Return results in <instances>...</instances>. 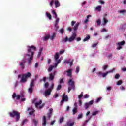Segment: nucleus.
<instances>
[{
    "instance_id": "nucleus-1",
    "label": "nucleus",
    "mask_w": 126,
    "mask_h": 126,
    "mask_svg": "<svg viewBox=\"0 0 126 126\" xmlns=\"http://www.w3.org/2000/svg\"><path fill=\"white\" fill-rule=\"evenodd\" d=\"M37 50V48L34 45L31 46H28V51L27 52V56L29 57L28 58V63L29 64H32V61H33V58H34V54H35V51Z\"/></svg>"
},
{
    "instance_id": "nucleus-2",
    "label": "nucleus",
    "mask_w": 126,
    "mask_h": 126,
    "mask_svg": "<svg viewBox=\"0 0 126 126\" xmlns=\"http://www.w3.org/2000/svg\"><path fill=\"white\" fill-rule=\"evenodd\" d=\"M31 76H32V74L29 72H27L25 74L18 75V79H19V78L21 77L20 82H21V83H25V82L27 81V79L31 78Z\"/></svg>"
},
{
    "instance_id": "nucleus-3",
    "label": "nucleus",
    "mask_w": 126,
    "mask_h": 126,
    "mask_svg": "<svg viewBox=\"0 0 126 126\" xmlns=\"http://www.w3.org/2000/svg\"><path fill=\"white\" fill-rule=\"evenodd\" d=\"M77 35L76 33H73L72 35L68 38L67 36H66L65 38H63V39H61L60 42L62 43H66V42H73L76 38Z\"/></svg>"
},
{
    "instance_id": "nucleus-4",
    "label": "nucleus",
    "mask_w": 126,
    "mask_h": 126,
    "mask_svg": "<svg viewBox=\"0 0 126 126\" xmlns=\"http://www.w3.org/2000/svg\"><path fill=\"white\" fill-rule=\"evenodd\" d=\"M10 117L14 118L16 117V122H18L20 120V113L17 111L14 110L9 113Z\"/></svg>"
},
{
    "instance_id": "nucleus-5",
    "label": "nucleus",
    "mask_w": 126,
    "mask_h": 126,
    "mask_svg": "<svg viewBox=\"0 0 126 126\" xmlns=\"http://www.w3.org/2000/svg\"><path fill=\"white\" fill-rule=\"evenodd\" d=\"M68 83L69 85L68 88V93H69L72 89L73 91H74V89H75V85L74 81H73L72 79H69Z\"/></svg>"
},
{
    "instance_id": "nucleus-6",
    "label": "nucleus",
    "mask_w": 126,
    "mask_h": 126,
    "mask_svg": "<svg viewBox=\"0 0 126 126\" xmlns=\"http://www.w3.org/2000/svg\"><path fill=\"white\" fill-rule=\"evenodd\" d=\"M43 101L42 100H40L39 102H37L35 103V107L36 108V109H39V110H41V109H42V108L44 107V106H45V103H42ZM41 104H42L41 105Z\"/></svg>"
},
{
    "instance_id": "nucleus-7",
    "label": "nucleus",
    "mask_w": 126,
    "mask_h": 126,
    "mask_svg": "<svg viewBox=\"0 0 126 126\" xmlns=\"http://www.w3.org/2000/svg\"><path fill=\"white\" fill-rule=\"evenodd\" d=\"M126 42L124 40L116 43V50H121V49H123V46H124Z\"/></svg>"
},
{
    "instance_id": "nucleus-8",
    "label": "nucleus",
    "mask_w": 126,
    "mask_h": 126,
    "mask_svg": "<svg viewBox=\"0 0 126 126\" xmlns=\"http://www.w3.org/2000/svg\"><path fill=\"white\" fill-rule=\"evenodd\" d=\"M67 101H68V97L65 95V94H64L62 98L61 104H63L64 101L67 102Z\"/></svg>"
},
{
    "instance_id": "nucleus-9",
    "label": "nucleus",
    "mask_w": 126,
    "mask_h": 126,
    "mask_svg": "<svg viewBox=\"0 0 126 126\" xmlns=\"http://www.w3.org/2000/svg\"><path fill=\"white\" fill-rule=\"evenodd\" d=\"M93 103H94V100H92L90 101H89L88 103H86L85 104L86 107H85V110H87L89 108V106H92L93 105Z\"/></svg>"
},
{
    "instance_id": "nucleus-10",
    "label": "nucleus",
    "mask_w": 126,
    "mask_h": 126,
    "mask_svg": "<svg viewBox=\"0 0 126 126\" xmlns=\"http://www.w3.org/2000/svg\"><path fill=\"white\" fill-rule=\"evenodd\" d=\"M25 63H26V61L25 60H23L20 63V66L22 68V69H24L25 68Z\"/></svg>"
},
{
    "instance_id": "nucleus-11",
    "label": "nucleus",
    "mask_w": 126,
    "mask_h": 126,
    "mask_svg": "<svg viewBox=\"0 0 126 126\" xmlns=\"http://www.w3.org/2000/svg\"><path fill=\"white\" fill-rule=\"evenodd\" d=\"M74 108L73 109V114L75 115L77 113V110L78 109V107L77 106V103H75L74 104Z\"/></svg>"
},
{
    "instance_id": "nucleus-12",
    "label": "nucleus",
    "mask_w": 126,
    "mask_h": 126,
    "mask_svg": "<svg viewBox=\"0 0 126 126\" xmlns=\"http://www.w3.org/2000/svg\"><path fill=\"white\" fill-rule=\"evenodd\" d=\"M115 69H115V68H113L112 69V70H110L109 71H107L106 73H102V77H106V76H107V75H108V74H109V73L114 72V71H115Z\"/></svg>"
},
{
    "instance_id": "nucleus-13",
    "label": "nucleus",
    "mask_w": 126,
    "mask_h": 126,
    "mask_svg": "<svg viewBox=\"0 0 126 126\" xmlns=\"http://www.w3.org/2000/svg\"><path fill=\"white\" fill-rule=\"evenodd\" d=\"M27 111L29 112V114L30 116L32 115L35 112V110L32 107L28 108Z\"/></svg>"
},
{
    "instance_id": "nucleus-14",
    "label": "nucleus",
    "mask_w": 126,
    "mask_h": 126,
    "mask_svg": "<svg viewBox=\"0 0 126 126\" xmlns=\"http://www.w3.org/2000/svg\"><path fill=\"white\" fill-rule=\"evenodd\" d=\"M64 72H66L67 73V76H68V77H71L72 75V69H70L67 71H65Z\"/></svg>"
},
{
    "instance_id": "nucleus-15",
    "label": "nucleus",
    "mask_w": 126,
    "mask_h": 126,
    "mask_svg": "<svg viewBox=\"0 0 126 126\" xmlns=\"http://www.w3.org/2000/svg\"><path fill=\"white\" fill-rule=\"evenodd\" d=\"M60 20H55V23L54 24V27L56 28V31H58V29H59V22Z\"/></svg>"
},
{
    "instance_id": "nucleus-16",
    "label": "nucleus",
    "mask_w": 126,
    "mask_h": 126,
    "mask_svg": "<svg viewBox=\"0 0 126 126\" xmlns=\"http://www.w3.org/2000/svg\"><path fill=\"white\" fill-rule=\"evenodd\" d=\"M51 92H52V91H51L50 89L46 90L44 93L45 97H47V96H49V95H51Z\"/></svg>"
},
{
    "instance_id": "nucleus-17",
    "label": "nucleus",
    "mask_w": 126,
    "mask_h": 126,
    "mask_svg": "<svg viewBox=\"0 0 126 126\" xmlns=\"http://www.w3.org/2000/svg\"><path fill=\"white\" fill-rule=\"evenodd\" d=\"M54 4L55 5V8H58V7H60V6H61V4L58 0H55L54 1Z\"/></svg>"
},
{
    "instance_id": "nucleus-18",
    "label": "nucleus",
    "mask_w": 126,
    "mask_h": 126,
    "mask_svg": "<svg viewBox=\"0 0 126 126\" xmlns=\"http://www.w3.org/2000/svg\"><path fill=\"white\" fill-rule=\"evenodd\" d=\"M64 63H67V64H69V65L71 66V65L73 64V60L70 61V60H69L68 61H65Z\"/></svg>"
},
{
    "instance_id": "nucleus-19",
    "label": "nucleus",
    "mask_w": 126,
    "mask_h": 126,
    "mask_svg": "<svg viewBox=\"0 0 126 126\" xmlns=\"http://www.w3.org/2000/svg\"><path fill=\"white\" fill-rule=\"evenodd\" d=\"M52 13H53V14L55 15V18L56 19L55 20H60V18L58 17V15L57 14V13L55 10L52 11Z\"/></svg>"
},
{
    "instance_id": "nucleus-20",
    "label": "nucleus",
    "mask_w": 126,
    "mask_h": 126,
    "mask_svg": "<svg viewBox=\"0 0 126 126\" xmlns=\"http://www.w3.org/2000/svg\"><path fill=\"white\" fill-rule=\"evenodd\" d=\"M54 78H55V74L51 73L49 75V80H54Z\"/></svg>"
},
{
    "instance_id": "nucleus-21",
    "label": "nucleus",
    "mask_w": 126,
    "mask_h": 126,
    "mask_svg": "<svg viewBox=\"0 0 126 126\" xmlns=\"http://www.w3.org/2000/svg\"><path fill=\"white\" fill-rule=\"evenodd\" d=\"M79 24H80L79 23H77V24L74 26L73 30L74 31H76L78 29V27L79 26Z\"/></svg>"
},
{
    "instance_id": "nucleus-22",
    "label": "nucleus",
    "mask_w": 126,
    "mask_h": 126,
    "mask_svg": "<svg viewBox=\"0 0 126 126\" xmlns=\"http://www.w3.org/2000/svg\"><path fill=\"white\" fill-rule=\"evenodd\" d=\"M103 23H102L101 25H103V26H104L105 25H106V24H107V23H108L109 21H108V20H107L106 18H103Z\"/></svg>"
},
{
    "instance_id": "nucleus-23",
    "label": "nucleus",
    "mask_w": 126,
    "mask_h": 126,
    "mask_svg": "<svg viewBox=\"0 0 126 126\" xmlns=\"http://www.w3.org/2000/svg\"><path fill=\"white\" fill-rule=\"evenodd\" d=\"M42 52H43V48H41L39 49V52H38V55H37L38 58L41 57V55H42Z\"/></svg>"
},
{
    "instance_id": "nucleus-24",
    "label": "nucleus",
    "mask_w": 126,
    "mask_h": 126,
    "mask_svg": "<svg viewBox=\"0 0 126 126\" xmlns=\"http://www.w3.org/2000/svg\"><path fill=\"white\" fill-rule=\"evenodd\" d=\"M90 39V35H87L86 37L83 39V42H86Z\"/></svg>"
},
{
    "instance_id": "nucleus-25",
    "label": "nucleus",
    "mask_w": 126,
    "mask_h": 126,
    "mask_svg": "<svg viewBox=\"0 0 126 126\" xmlns=\"http://www.w3.org/2000/svg\"><path fill=\"white\" fill-rule=\"evenodd\" d=\"M47 125V119H46V116H43V123L42 126H46Z\"/></svg>"
},
{
    "instance_id": "nucleus-26",
    "label": "nucleus",
    "mask_w": 126,
    "mask_h": 126,
    "mask_svg": "<svg viewBox=\"0 0 126 126\" xmlns=\"http://www.w3.org/2000/svg\"><path fill=\"white\" fill-rule=\"evenodd\" d=\"M64 121V118L63 117H60L59 120V124H62Z\"/></svg>"
},
{
    "instance_id": "nucleus-27",
    "label": "nucleus",
    "mask_w": 126,
    "mask_h": 126,
    "mask_svg": "<svg viewBox=\"0 0 126 126\" xmlns=\"http://www.w3.org/2000/svg\"><path fill=\"white\" fill-rule=\"evenodd\" d=\"M32 121L35 126H37V125H38V123L39 122V120H38V119H33Z\"/></svg>"
},
{
    "instance_id": "nucleus-28",
    "label": "nucleus",
    "mask_w": 126,
    "mask_h": 126,
    "mask_svg": "<svg viewBox=\"0 0 126 126\" xmlns=\"http://www.w3.org/2000/svg\"><path fill=\"white\" fill-rule=\"evenodd\" d=\"M46 16L50 20L52 19V15H51L50 13L47 12L46 13Z\"/></svg>"
},
{
    "instance_id": "nucleus-29",
    "label": "nucleus",
    "mask_w": 126,
    "mask_h": 126,
    "mask_svg": "<svg viewBox=\"0 0 126 126\" xmlns=\"http://www.w3.org/2000/svg\"><path fill=\"white\" fill-rule=\"evenodd\" d=\"M34 86H35L34 81V80H32V82L30 84V87H32L33 88Z\"/></svg>"
},
{
    "instance_id": "nucleus-30",
    "label": "nucleus",
    "mask_w": 126,
    "mask_h": 126,
    "mask_svg": "<svg viewBox=\"0 0 126 126\" xmlns=\"http://www.w3.org/2000/svg\"><path fill=\"white\" fill-rule=\"evenodd\" d=\"M59 83H60V84H63L64 83V78H62L60 79V81H59Z\"/></svg>"
},
{
    "instance_id": "nucleus-31",
    "label": "nucleus",
    "mask_w": 126,
    "mask_h": 126,
    "mask_svg": "<svg viewBox=\"0 0 126 126\" xmlns=\"http://www.w3.org/2000/svg\"><path fill=\"white\" fill-rule=\"evenodd\" d=\"M34 91V88L32 87H30L28 89V91L30 93H33V91Z\"/></svg>"
},
{
    "instance_id": "nucleus-32",
    "label": "nucleus",
    "mask_w": 126,
    "mask_h": 126,
    "mask_svg": "<svg viewBox=\"0 0 126 126\" xmlns=\"http://www.w3.org/2000/svg\"><path fill=\"white\" fill-rule=\"evenodd\" d=\"M50 39V35H47L45 37H44L43 41H48Z\"/></svg>"
},
{
    "instance_id": "nucleus-33",
    "label": "nucleus",
    "mask_w": 126,
    "mask_h": 126,
    "mask_svg": "<svg viewBox=\"0 0 126 126\" xmlns=\"http://www.w3.org/2000/svg\"><path fill=\"white\" fill-rule=\"evenodd\" d=\"M99 111H93L92 112V116H96V115H97V114H99Z\"/></svg>"
},
{
    "instance_id": "nucleus-34",
    "label": "nucleus",
    "mask_w": 126,
    "mask_h": 126,
    "mask_svg": "<svg viewBox=\"0 0 126 126\" xmlns=\"http://www.w3.org/2000/svg\"><path fill=\"white\" fill-rule=\"evenodd\" d=\"M67 125L68 126H74V122H72V123L67 122Z\"/></svg>"
},
{
    "instance_id": "nucleus-35",
    "label": "nucleus",
    "mask_w": 126,
    "mask_h": 126,
    "mask_svg": "<svg viewBox=\"0 0 126 126\" xmlns=\"http://www.w3.org/2000/svg\"><path fill=\"white\" fill-rule=\"evenodd\" d=\"M55 61H58L59 59V53H56L55 56Z\"/></svg>"
},
{
    "instance_id": "nucleus-36",
    "label": "nucleus",
    "mask_w": 126,
    "mask_h": 126,
    "mask_svg": "<svg viewBox=\"0 0 126 126\" xmlns=\"http://www.w3.org/2000/svg\"><path fill=\"white\" fill-rule=\"evenodd\" d=\"M60 89H62V85L61 84H59L58 85L56 90L57 91H60Z\"/></svg>"
},
{
    "instance_id": "nucleus-37",
    "label": "nucleus",
    "mask_w": 126,
    "mask_h": 126,
    "mask_svg": "<svg viewBox=\"0 0 126 126\" xmlns=\"http://www.w3.org/2000/svg\"><path fill=\"white\" fill-rule=\"evenodd\" d=\"M96 23L98 25V26H100L101 25V19H98L97 21H96Z\"/></svg>"
},
{
    "instance_id": "nucleus-38",
    "label": "nucleus",
    "mask_w": 126,
    "mask_h": 126,
    "mask_svg": "<svg viewBox=\"0 0 126 126\" xmlns=\"http://www.w3.org/2000/svg\"><path fill=\"white\" fill-rule=\"evenodd\" d=\"M56 37V32L53 33V34L52 36H51L50 39L53 41L54 39H55V37Z\"/></svg>"
},
{
    "instance_id": "nucleus-39",
    "label": "nucleus",
    "mask_w": 126,
    "mask_h": 126,
    "mask_svg": "<svg viewBox=\"0 0 126 126\" xmlns=\"http://www.w3.org/2000/svg\"><path fill=\"white\" fill-rule=\"evenodd\" d=\"M54 67H55L54 66L51 65L50 67L48 68V71L50 72L53 70Z\"/></svg>"
},
{
    "instance_id": "nucleus-40",
    "label": "nucleus",
    "mask_w": 126,
    "mask_h": 126,
    "mask_svg": "<svg viewBox=\"0 0 126 126\" xmlns=\"http://www.w3.org/2000/svg\"><path fill=\"white\" fill-rule=\"evenodd\" d=\"M101 8H102V6H98L95 8V10H97V11H100L101 10Z\"/></svg>"
},
{
    "instance_id": "nucleus-41",
    "label": "nucleus",
    "mask_w": 126,
    "mask_h": 126,
    "mask_svg": "<svg viewBox=\"0 0 126 126\" xmlns=\"http://www.w3.org/2000/svg\"><path fill=\"white\" fill-rule=\"evenodd\" d=\"M60 32L61 34H63V33H64V29L63 28H62L60 30Z\"/></svg>"
},
{
    "instance_id": "nucleus-42",
    "label": "nucleus",
    "mask_w": 126,
    "mask_h": 126,
    "mask_svg": "<svg viewBox=\"0 0 126 126\" xmlns=\"http://www.w3.org/2000/svg\"><path fill=\"white\" fill-rule=\"evenodd\" d=\"M118 12L119 13H121V14H122V13H126V10H122L119 11Z\"/></svg>"
},
{
    "instance_id": "nucleus-43",
    "label": "nucleus",
    "mask_w": 126,
    "mask_h": 126,
    "mask_svg": "<svg viewBox=\"0 0 126 126\" xmlns=\"http://www.w3.org/2000/svg\"><path fill=\"white\" fill-rule=\"evenodd\" d=\"M82 97H83V92H82L81 93V94L78 96V98H79V99H81V98H82Z\"/></svg>"
},
{
    "instance_id": "nucleus-44",
    "label": "nucleus",
    "mask_w": 126,
    "mask_h": 126,
    "mask_svg": "<svg viewBox=\"0 0 126 126\" xmlns=\"http://www.w3.org/2000/svg\"><path fill=\"white\" fill-rule=\"evenodd\" d=\"M17 96V95H16V93H14L13 94V95H12V98H13V99H15V98H16Z\"/></svg>"
},
{
    "instance_id": "nucleus-45",
    "label": "nucleus",
    "mask_w": 126,
    "mask_h": 126,
    "mask_svg": "<svg viewBox=\"0 0 126 126\" xmlns=\"http://www.w3.org/2000/svg\"><path fill=\"white\" fill-rule=\"evenodd\" d=\"M120 77V74H116L115 76V78L116 79H119V78Z\"/></svg>"
},
{
    "instance_id": "nucleus-46",
    "label": "nucleus",
    "mask_w": 126,
    "mask_h": 126,
    "mask_svg": "<svg viewBox=\"0 0 126 126\" xmlns=\"http://www.w3.org/2000/svg\"><path fill=\"white\" fill-rule=\"evenodd\" d=\"M123 83V81L122 80L118 81L117 83V85H121Z\"/></svg>"
},
{
    "instance_id": "nucleus-47",
    "label": "nucleus",
    "mask_w": 126,
    "mask_h": 126,
    "mask_svg": "<svg viewBox=\"0 0 126 126\" xmlns=\"http://www.w3.org/2000/svg\"><path fill=\"white\" fill-rule=\"evenodd\" d=\"M44 87L45 88H48V87H49V83L48 82L45 83L44 84Z\"/></svg>"
},
{
    "instance_id": "nucleus-48",
    "label": "nucleus",
    "mask_w": 126,
    "mask_h": 126,
    "mask_svg": "<svg viewBox=\"0 0 126 126\" xmlns=\"http://www.w3.org/2000/svg\"><path fill=\"white\" fill-rule=\"evenodd\" d=\"M54 2H55V1L54 0H52L50 2V6H53L54 5Z\"/></svg>"
},
{
    "instance_id": "nucleus-49",
    "label": "nucleus",
    "mask_w": 126,
    "mask_h": 126,
    "mask_svg": "<svg viewBox=\"0 0 126 126\" xmlns=\"http://www.w3.org/2000/svg\"><path fill=\"white\" fill-rule=\"evenodd\" d=\"M51 116H52V112H50L49 113L47 114V117L50 119L51 118Z\"/></svg>"
},
{
    "instance_id": "nucleus-50",
    "label": "nucleus",
    "mask_w": 126,
    "mask_h": 126,
    "mask_svg": "<svg viewBox=\"0 0 126 126\" xmlns=\"http://www.w3.org/2000/svg\"><path fill=\"white\" fill-rule=\"evenodd\" d=\"M83 117V115L82 114H80L78 116V119L79 120V119H81Z\"/></svg>"
},
{
    "instance_id": "nucleus-51",
    "label": "nucleus",
    "mask_w": 126,
    "mask_h": 126,
    "mask_svg": "<svg viewBox=\"0 0 126 126\" xmlns=\"http://www.w3.org/2000/svg\"><path fill=\"white\" fill-rule=\"evenodd\" d=\"M84 99H87V98H89V94H86L84 95Z\"/></svg>"
},
{
    "instance_id": "nucleus-52",
    "label": "nucleus",
    "mask_w": 126,
    "mask_h": 126,
    "mask_svg": "<svg viewBox=\"0 0 126 126\" xmlns=\"http://www.w3.org/2000/svg\"><path fill=\"white\" fill-rule=\"evenodd\" d=\"M75 23H76V21H72V22H71V26H74V24H75Z\"/></svg>"
},
{
    "instance_id": "nucleus-53",
    "label": "nucleus",
    "mask_w": 126,
    "mask_h": 126,
    "mask_svg": "<svg viewBox=\"0 0 126 126\" xmlns=\"http://www.w3.org/2000/svg\"><path fill=\"white\" fill-rule=\"evenodd\" d=\"M79 72V67H77L76 68V73H78Z\"/></svg>"
},
{
    "instance_id": "nucleus-54",
    "label": "nucleus",
    "mask_w": 126,
    "mask_h": 126,
    "mask_svg": "<svg viewBox=\"0 0 126 126\" xmlns=\"http://www.w3.org/2000/svg\"><path fill=\"white\" fill-rule=\"evenodd\" d=\"M20 98H21V96H20V95H17L16 99L18 100H20Z\"/></svg>"
},
{
    "instance_id": "nucleus-55",
    "label": "nucleus",
    "mask_w": 126,
    "mask_h": 126,
    "mask_svg": "<svg viewBox=\"0 0 126 126\" xmlns=\"http://www.w3.org/2000/svg\"><path fill=\"white\" fill-rule=\"evenodd\" d=\"M103 73H102V72H99L98 73H97V75L98 76H101V75L102 76Z\"/></svg>"
},
{
    "instance_id": "nucleus-56",
    "label": "nucleus",
    "mask_w": 126,
    "mask_h": 126,
    "mask_svg": "<svg viewBox=\"0 0 126 126\" xmlns=\"http://www.w3.org/2000/svg\"><path fill=\"white\" fill-rule=\"evenodd\" d=\"M103 68L104 69V70H106V69H107V68H108V65H104L103 67Z\"/></svg>"
},
{
    "instance_id": "nucleus-57",
    "label": "nucleus",
    "mask_w": 126,
    "mask_h": 126,
    "mask_svg": "<svg viewBox=\"0 0 126 126\" xmlns=\"http://www.w3.org/2000/svg\"><path fill=\"white\" fill-rule=\"evenodd\" d=\"M26 122H27V119H24V120L23 121L22 125H24V124H25V123H26Z\"/></svg>"
},
{
    "instance_id": "nucleus-58",
    "label": "nucleus",
    "mask_w": 126,
    "mask_h": 126,
    "mask_svg": "<svg viewBox=\"0 0 126 126\" xmlns=\"http://www.w3.org/2000/svg\"><path fill=\"white\" fill-rule=\"evenodd\" d=\"M47 80V78L46 77H44L42 79V81H44V82H46V81Z\"/></svg>"
},
{
    "instance_id": "nucleus-59",
    "label": "nucleus",
    "mask_w": 126,
    "mask_h": 126,
    "mask_svg": "<svg viewBox=\"0 0 126 126\" xmlns=\"http://www.w3.org/2000/svg\"><path fill=\"white\" fill-rule=\"evenodd\" d=\"M58 97H59V94H56L54 95V98H58Z\"/></svg>"
},
{
    "instance_id": "nucleus-60",
    "label": "nucleus",
    "mask_w": 126,
    "mask_h": 126,
    "mask_svg": "<svg viewBox=\"0 0 126 126\" xmlns=\"http://www.w3.org/2000/svg\"><path fill=\"white\" fill-rule=\"evenodd\" d=\"M55 122H56V120H54V121H52V122H51L50 125H51V126H53V125H54V124H55Z\"/></svg>"
},
{
    "instance_id": "nucleus-61",
    "label": "nucleus",
    "mask_w": 126,
    "mask_h": 126,
    "mask_svg": "<svg viewBox=\"0 0 126 126\" xmlns=\"http://www.w3.org/2000/svg\"><path fill=\"white\" fill-rule=\"evenodd\" d=\"M57 61V62H56V63H57L58 64H59V63H61V60L59 59V60H56Z\"/></svg>"
},
{
    "instance_id": "nucleus-62",
    "label": "nucleus",
    "mask_w": 126,
    "mask_h": 126,
    "mask_svg": "<svg viewBox=\"0 0 126 126\" xmlns=\"http://www.w3.org/2000/svg\"><path fill=\"white\" fill-rule=\"evenodd\" d=\"M100 101H101V98L100 97L97 99L96 103H99V102H100Z\"/></svg>"
},
{
    "instance_id": "nucleus-63",
    "label": "nucleus",
    "mask_w": 126,
    "mask_h": 126,
    "mask_svg": "<svg viewBox=\"0 0 126 126\" xmlns=\"http://www.w3.org/2000/svg\"><path fill=\"white\" fill-rule=\"evenodd\" d=\"M77 42H79V41H81V38L80 37H78L76 39Z\"/></svg>"
},
{
    "instance_id": "nucleus-64",
    "label": "nucleus",
    "mask_w": 126,
    "mask_h": 126,
    "mask_svg": "<svg viewBox=\"0 0 126 126\" xmlns=\"http://www.w3.org/2000/svg\"><path fill=\"white\" fill-rule=\"evenodd\" d=\"M50 89L53 90L54 89V84H52L50 87Z\"/></svg>"
}]
</instances>
